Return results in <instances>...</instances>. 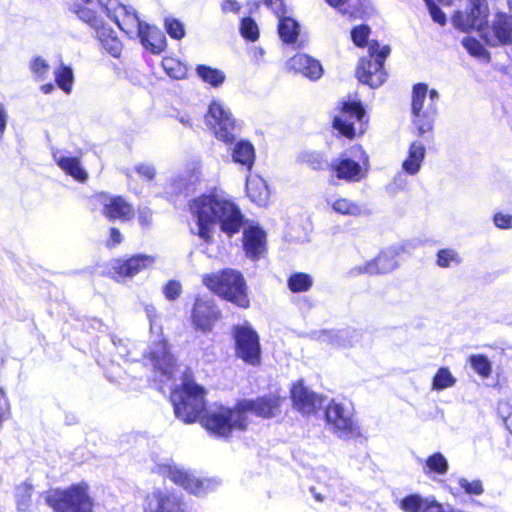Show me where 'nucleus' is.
<instances>
[{
	"label": "nucleus",
	"instance_id": "nucleus-42",
	"mask_svg": "<svg viewBox=\"0 0 512 512\" xmlns=\"http://www.w3.org/2000/svg\"><path fill=\"white\" fill-rule=\"evenodd\" d=\"M54 76L58 87L61 88L66 94H69L72 91V84L74 81L72 68L61 64L54 71Z\"/></svg>",
	"mask_w": 512,
	"mask_h": 512
},
{
	"label": "nucleus",
	"instance_id": "nucleus-31",
	"mask_svg": "<svg viewBox=\"0 0 512 512\" xmlns=\"http://www.w3.org/2000/svg\"><path fill=\"white\" fill-rule=\"evenodd\" d=\"M326 2L351 18H362L368 8L367 0H326Z\"/></svg>",
	"mask_w": 512,
	"mask_h": 512
},
{
	"label": "nucleus",
	"instance_id": "nucleus-29",
	"mask_svg": "<svg viewBox=\"0 0 512 512\" xmlns=\"http://www.w3.org/2000/svg\"><path fill=\"white\" fill-rule=\"evenodd\" d=\"M138 37L141 44L152 53L158 54L166 47V37L162 31L147 23L140 28Z\"/></svg>",
	"mask_w": 512,
	"mask_h": 512
},
{
	"label": "nucleus",
	"instance_id": "nucleus-9",
	"mask_svg": "<svg viewBox=\"0 0 512 512\" xmlns=\"http://www.w3.org/2000/svg\"><path fill=\"white\" fill-rule=\"evenodd\" d=\"M388 45L380 46L378 41H371L368 46L369 57L359 61L356 75L358 80L371 88H378L386 80L384 62L390 54Z\"/></svg>",
	"mask_w": 512,
	"mask_h": 512
},
{
	"label": "nucleus",
	"instance_id": "nucleus-55",
	"mask_svg": "<svg viewBox=\"0 0 512 512\" xmlns=\"http://www.w3.org/2000/svg\"><path fill=\"white\" fill-rule=\"evenodd\" d=\"M498 413L502 418L505 427L512 434V406L508 402H500L498 404Z\"/></svg>",
	"mask_w": 512,
	"mask_h": 512
},
{
	"label": "nucleus",
	"instance_id": "nucleus-28",
	"mask_svg": "<svg viewBox=\"0 0 512 512\" xmlns=\"http://www.w3.org/2000/svg\"><path fill=\"white\" fill-rule=\"evenodd\" d=\"M289 64L296 72L312 81L320 79L324 72L320 61L307 54H296L290 59Z\"/></svg>",
	"mask_w": 512,
	"mask_h": 512
},
{
	"label": "nucleus",
	"instance_id": "nucleus-60",
	"mask_svg": "<svg viewBox=\"0 0 512 512\" xmlns=\"http://www.w3.org/2000/svg\"><path fill=\"white\" fill-rule=\"evenodd\" d=\"M445 506L434 499L425 498L422 512H444Z\"/></svg>",
	"mask_w": 512,
	"mask_h": 512
},
{
	"label": "nucleus",
	"instance_id": "nucleus-21",
	"mask_svg": "<svg viewBox=\"0 0 512 512\" xmlns=\"http://www.w3.org/2000/svg\"><path fill=\"white\" fill-rule=\"evenodd\" d=\"M487 44L497 46L512 43V20L505 13H497L492 26L481 36Z\"/></svg>",
	"mask_w": 512,
	"mask_h": 512
},
{
	"label": "nucleus",
	"instance_id": "nucleus-41",
	"mask_svg": "<svg viewBox=\"0 0 512 512\" xmlns=\"http://www.w3.org/2000/svg\"><path fill=\"white\" fill-rule=\"evenodd\" d=\"M73 10L81 21L88 24L96 31L103 26L101 18L98 17L92 9L86 7L85 5L74 4Z\"/></svg>",
	"mask_w": 512,
	"mask_h": 512
},
{
	"label": "nucleus",
	"instance_id": "nucleus-22",
	"mask_svg": "<svg viewBox=\"0 0 512 512\" xmlns=\"http://www.w3.org/2000/svg\"><path fill=\"white\" fill-rule=\"evenodd\" d=\"M155 258L150 255L138 254L130 258H119L111 263L112 270L122 278H132L142 270L152 266Z\"/></svg>",
	"mask_w": 512,
	"mask_h": 512
},
{
	"label": "nucleus",
	"instance_id": "nucleus-47",
	"mask_svg": "<svg viewBox=\"0 0 512 512\" xmlns=\"http://www.w3.org/2000/svg\"><path fill=\"white\" fill-rule=\"evenodd\" d=\"M460 262L461 257L454 249H441L437 253V264L442 268L458 265Z\"/></svg>",
	"mask_w": 512,
	"mask_h": 512
},
{
	"label": "nucleus",
	"instance_id": "nucleus-39",
	"mask_svg": "<svg viewBox=\"0 0 512 512\" xmlns=\"http://www.w3.org/2000/svg\"><path fill=\"white\" fill-rule=\"evenodd\" d=\"M456 381L448 367H440L432 379L431 388L434 391H442L453 387Z\"/></svg>",
	"mask_w": 512,
	"mask_h": 512
},
{
	"label": "nucleus",
	"instance_id": "nucleus-37",
	"mask_svg": "<svg viewBox=\"0 0 512 512\" xmlns=\"http://www.w3.org/2000/svg\"><path fill=\"white\" fill-rule=\"evenodd\" d=\"M33 485L27 481L19 484L15 490V500L19 512H27L32 503Z\"/></svg>",
	"mask_w": 512,
	"mask_h": 512
},
{
	"label": "nucleus",
	"instance_id": "nucleus-30",
	"mask_svg": "<svg viewBox=\"0 0 512 512\" xmlns=\"http://www.w3.org/2000/svg\"><path fill=\"white\" fill-rule=\"evenodd\" d=\"M425 155V146L419 141H413L408 148L407 157L402 162V170L410 176H415L422 167Z\"/></svg>",
	"mask_w": 512,
	"mask_h": 512
},
{
	"label": "nucleus",
	"instance_id": "nucleus-62",
	"mask_svg": "<svg viewBox=\"0 0 512 512\" xmlns=\"http://www.w3.org/2000/svg\"><path fill=\"white\" fill-rule=\"evenodd\" d=\"M9 412V403L5 393L0 389V426L4 421L5 414Z\"/></svg>",
	"mask_w": 512,
	"mask_h": 512
},
{
	"label": "nucleus",
	"instance_id": "nucleus-40",
	"mask_svg": "<svg viewBox=\"0 0 512 512\" xmlns=\"http://www.w3.org/2000/svg\"><path fill=\"white\" fill-rule=\"evenodd\" d=\"M288 288L294 292H306L313 285V278L304 272H296L290 275L287 281Z\"/></svg>",
	"mask_w": 512,
	"mask_h": 512
},
{
	"label": "nucleus",
	"instance_id": "nucleus-3",
	"mask_svg": "<svg viewBox=\"0 0 512 512\" xmlns=\"http://www.w3.org/2000/svg\"><path fill=\"white\" fill-rule=\"evenodd\" d=\"M205 120L219 140L231 145L232 161L246 171H251L256 158L254 145L245 139L236 141V136L241 130V123L233 117L230 110L226 109L220 101L213 100L209 105Z\"/></svg>",
	"mask_w": 512,
	"mask_h": 512
},
{
	"label": "nucleus",
	"instance_id": "nucleus-1",
	"mask_svg": "<svg viewBox=\"0 0 512 512\" xmlns=\"http://www.w3.org/2000/svg\"><path fill=\"white\" fill-rule=\"evenodd\" d=\"M189 209L196 222L192 232L206 243L213 241L216 224L228 237L237 234L244 224L239 207L222 190L214 189L192 199Z\"/></svg>",
	"mask_w": 512,
	"mask_h": 512
},
{
	"label": "nucleus",
	"instance_id": "nucleus-57",
	"mask_svg": "<svg viewBox=\"0 0 512 512\" xmlns=\"http://www.w3.org/2000/svg\"><path fill=\"white\" fill-rule=\"evenodd\" d=\"M493 223L499 229H512V214L498 212L493 216Z\"/></svg>",
	"mask_w": 512,
	"mask_h": 512
},
{
	"label": "nucleus",
	"instance_id": "nucleus-7",
	"mask_svg": "<svg viewBox=\"0 0 512 512\" xmlns=\"http://www.w3.org/2000/svg\"><path fill=\"white\" fill-rule=\"evenodd\" d=\"M42 496L54 512H92L93 502L86 485L75 484L66 489L50 490Z\"/></svg>",
	"mask_w": 512,
	"mask_h": 512
},
{
	"label": "nucleus",
	"instance_id": "nucleus-24",
	"mask_svg": "<svg viewBox=\"0 0 512 512\" xmlns=\"http://www.w3.org/2000/svg\"><path fill=\"white\" fill-rule=\"evenodd\" d=\"M313 336L321 344L330 346L331 348L350 347L360 339L359 331L352 328L331 331L324 330L313 333Z\"/></svg>",
	"mask_w": 512,
	"mask_h": 512
},
{
	"label": "nucleus",
	"instance_id": "nucleus-33",
	"mask_svg": "<svg viewBox=\"0 0 512 512\" xmlns=\"http://www.w3.org/2000/svg\"><path fill=\"white\" fill-rule=\"evenodd\" d=\"M327 203L331 206L332 210L338 214L358 217L364 214V207L348 198H328Z\"/></svg>",
	"mask_w": 512,
	"mask_h": 512
},
{
	"label": "nucleus",
	"instance_id": "nucleus-44",
	"mask_svg": "<svg viewBox=\"0 0 512 512\" xmlns=\"http://www.w3.org/2000/svg\"><path fill=\"white\" fill-rule=\"evenodd\" d=\"M162 67L164 71L171 78L182 79L186 75V68L178 60L167 57L162 60Z\"/></svg>",
	"mask_w": 512,
	"mask_h": 512
},
{
	"label": "nucleus",
	"instance_id": "nucleus-49",
	"mask_svg": "<svg viewBox=\"0 0 512 512\" xmlns=\"http://www.w3.org/2000/svg\"><path fill=\"white\" fill-rule=\"evenodd\" d=\"M241 35L250 41H255L259 37V29L256 22L250 18H243L240 26Z\"/></svg>",
	"mask_w": 512,
	"mask_h": 512
},
{
	"label": "nucleus",
	"instance_id": "nucleus-16",
	"mask_svg": "<svg viewBox=\"0 0 512 512\" xmlns=\"http://www.w3.org/2000/svg\"><path fill=\"white\" fill-rule=\"evenodd\" d=\"M144 512H186V505L177 493L155 489L145 497Z\"/></svg>",
	"mask_w": 512,
	"mask_h": 512
},
{
	"label": "nucleus",
	"instance_id": "nucleus-12",
	"mask_svg": "<svg viewBox=\"0 0 512 512\" xmlns=\"http://www.w3.org/2000/svg\"><path fill=\"white\" fill-rule=\"evenodd\" d=\"M97 1L107 16L113 20L123 32L130 37L135 35L138 37L140 28L145 26L146 23L139 19L133 7L123 5L119 0Z\"/></svg>",
	"mask_w": 512,
	"mask_h": 512
},
{
	"label": "nucleus",
	"instance_id": "nucleus-35",
	"mask_svg": "<svg viewBox=\"0 0 512 512\" xmlns=\"http://www.w3.org/2000/svg\"><path fill=\"white\" fill-rule=\"evenodd\" d=\"M196 74L203 82L212 87L221 86L226 79V75L222 70L204 64L197 65Z\"/></svg>",
	"mask_w": 512,
	"mask_h": 512
},
{
	"label": "nucleus",
	"instance_id": "nucleus-27",
	"mask_svg": "<svg viewBox=\"0 0 512 512\" xmlns=\"http://www.w3.org/2000/svg\"><path fill=\"white\" fill-rule=\"evenodd\" d=\"M294 407L303 414H311L323 404V398L298 382L291 389Z\"/></svg>",
	"mask_w": 512,
	"mask_h": 512
},
{
	"label": "nucleus",
	"instance_id": "nucleus-52",
	"mask_svg": "<svg viewBox=\"0 0 512 512\" xmlns=\"http://www.w3.org/2000/svg\"><path fill=\"white\" fill-rule=\"evenodd\" d=\"M165 28L166 32L174 39H181L184 37V27L183 24L177 19L167 18L165 20Z\"/></svg>",
	"mask_w": 512,
	"mask_h": 512
},
{
	"label": "nucleus",
	"instance_id": "nucleus-43",
	"mask_svg": "<svg viewBox=\"0 0 512 512\" xmlns=\"http://www.w3.org/2000/svg\"><path fill=\"white\" fill-rule=\"evenodd\" d=\"M471 367L483 378L491 374V362L485 355H471L468 359Z\"/></svg>",
	"mask_w": 512,
	"mask_h": 512
},
{
	"label": "nucleus",
	"instance_id": "nucleus-45",
	"mask_svg": "<svg viewBox=\"0 0 512 512\" xmlns=\"http://www.w3.org/2000/svg\"><path fill=\"white\" fill-rule=\"evenodd\" d=\"M462 45L469 52L471 56L477 58H486L489 59V53L483 47L480 41L470 36H466L462 39Z\"/></svg>",
	"mask_w": 512,
	"mask_h": 512
},
{
	"label": "nucleus",
	"instance_id": "nucleus-5",
	"mask_svg": "<svg viewBox=\"0 0 512 512\" xmlns=\"http://www.w3.org/2000/svg\"><path fill=\"white\" fill-rule=\"evenodd\" d=\"M170 400L175 416L185 423L195 422L205 409V391L203 387L189 379L183 378L181 388L172 390Z\"/></svg>",
	"mask_w": 512,
	"mask_h": 512
},
{
	"label": "nucleus",
	"instance_id": "nucleus-23",
	"mask_svg": "<svg viewBox=\"0 0 512 512\" xmlns=\"http://www.w3.org/2000/svg\"><path fill=\"white\" fill-rule=\"evenodd\" d=\"M330 167L338 179L345 180L349 183L359 182L366 175L360 162L352 159L348 153H343L337 159H334Z\"/></svg>",
	"mask_w": 512,
	"mask_h": 512
},
{
	"label": "nucleus",
	"instance_id": "nucleus-32",
	"mask_svg": "<svg viewBox=\"0 0 512 512\" xmlns=\"http://www.w3.org/2000/svg\"><path fill=\"white\" fill-rule=\"evenodd\" d=\"M96 35L105 51L112 57L117 58L120 56L122 43L111 28L103 25L96 31Z\"/></svg>",
	"mask_w": 512,
	"mask_h": 512
},
{
	"label": "nucleus",
	"instance_id": "nucleus-10",
	"mask_svg": "<svg viewBox=\"0 0 512 512\" xmlns=\"http://www.w3.org/2000/svg\"><path fill=\"white\" fill-rule=\"evenodd\" d=\"M328 428L341 439H352L360 435V429L354 419L353 409L335 400L330 401L325 410Z\"/></svg>",
	"mask_w": 512,
	"mask_h": 512
},
{
	"label": "nucleus",
	"instance_id": "nucleus-53",
	"mask_svg": "<svg viewBox=\"0 0 512 512\" xmlns=\"http://www.w3.org/2000/svg\"><path fill=\"white\" fill-rule=\"evenodd\" d=\"M182 293V285L177 280L168 281L163 287V294L169 301L176 300Z\"/></svg>",
	"mask_w": 512,
	"mask_h": 512
},
{
	"label": "nucleus",
	"instance_id": "nucleus-50",
	"mask_svg": "<svg viewBox=\"0 0 512 512\" xmlns=\"http://www.w3.org/2000/svg\"><path fill=\"white\" fill-rule=\"evenodd\" d=\"M370 27L368 25L355 26L351 30V39L358 47H365L370 35Z\"/></svg>",
	"mask_w": 512,
	"mask_h": 512
},
{
	"label": "nucleus",
	"instance_id": "nucleus-6",
	"mask_svg": "<svg viewBox=\"0 0 512 512\" xmlns=\"http://www.w3.org/2000/svg\"><path fill=\"white\" fill-rule=\"evenodd\" d=\"M439 93L435 89L428 90L425 83H417L412 89V123L417 129L418 135L424 137L433 130L434 122L438 114L437 103Z\"/></svg>",
	"mask_w": 512,
	"mask_h": 512
},
{
	"label": "nucleus",
	"instance_id": "nucleus-54",
	"mask_svg": "<svg viewBox=\"0 0 512 512\" xmlns=\"http://www.w3.org/2000/svg\"><path fill=\"white\" fill-rule=\"evenodd\" d=\"M429 10V14L434 22L443 26L447 22V18L445 13L440 9V7L434 3L433 0H423Z\"/></svg>",
	"mask_w": 512,
	"mask_h": 512
},
{
	"label": "nucleus",
	"instance_id": "nucleus-17",
	"mask_svg": "<svg viewBox=\"0 0 512 512\" xmlns=\"http://www.w3.org/2000/svg\"><path fill=\"white\" fill-rule=\"evenodd\" d=\"M93 202L100 208L101 213L111 221L116 219L126 221L133 216L132 206L121 196L99 193L94 196Z\"/></svg>",
	"mask_w": 512,
	"mask_h": 512
},
{
	"label": "nucleus",
	"instance_id": "nucleus-61",
	"mask_svg": "<svg viewBox=\"0 0 512 512\" xmlns=\"http://www.w3.org/2000/svg\"><path fill=\"white\" fill-rule=\"evenodd\" d=\"M240 9L241 5L237 2V0H224L222 3V11L224 13H238Z\"/></svg>",
	"mask_w": 512,
	"mask_h": 512
},
{
	"label": "nucleus",
	"instance_id": "nucleus-58",
	"mask_svg": "<svg viewBox=\"0 0 512 512\" xmlns=\"http://www.w3.org/2000/svg\"><path fill=\"white\" fill-rule=\"evenodd\" d=\"M137 173L141 175L142 177L146 178L147 180L154 179L156 175V170L153 165L151 164H139L135 167Z\"/></svg>",
	"mask_w": 512,
	"mask_h": 512
},
{
	"label": "nucleus",
	"instance_id": "nucleus-26",
	"mask_svg": "<svg viewBox=\"0 0 512 512\" xmlns=\"http://www.w3.org/2000/svg\"><path fill=\"white\" fill-rule=\"evenodd\" d=\"M243 249L247 258L259 260L266 252V233L259 226H249L243 231Z\"/></svg>",
	"mask_w": 512,
	"mask_h": 512
},
{
	"label": "nucleus",
	"instance_id": "nucleus-36",
	"mask_svg": "<svg viewBox=\"0 0 512 512\" xmlns=\"http://www.w3.org/2000/svg\"><path fill=\"white\" fill-rule=\"evenodd\" d=\"M449 463L447 458L440 452H435L425 460L423 472L426 475H445L448 472Z\"/></svg>",
	"mask_w": 512,
	"mask_h": 512
},
{
	"label": "nucleus",
	"instance_id": "nucleus-64",
	"mask_svg": "<svg viewBox=\"0 0 512 512\" xmlns=\"http://www.w3.org/2000/svg\"><path fill=\"white\" fill-rule=\"evenodd\" d=\"M8 120V113L3 103L0 102V136L3 135L6 129Z\"/></svg>",
	"mask_w": 512,
	"mask_h": 512
},
{
	"label": "nucleus",
	"instance_id": "nucleus-19",
	"mask_svg": "<svg viewBox=\"0 0 512 512\" xmlns=\"http://www.w3.org/2000/svg\"><path fill=\"white\" fill-rule=\"evenodd\" d=\"M397 255L398 252L395 248H388L379 253V255L373 260L366 262L363 265H359L351 269V275H360V274H384L393 271L397 265Z\"/></svg>",
	"mask_w": 512,
	"mask_h": 512
},
{
	"label": "nucleus",
	"instance_id": "nucleus-14",
	"mask_svg": "<svg viewBox=\"0 0 512 512\" xmlns=\"http://www.w3.org/2000/svg\"><path fill=\"white\" fill-rule=\"evenodd\" d=\"M489 7L487 0H470L468 12L457 11L452 17L453 25L462 30H477L480 35L488 31Z\"/></svg>",
	"mask_w": 512,
	"mask_h": 512
},
{
	"label": "nucleus",
	"instance_id": "nucleus-38",
	"mask_svg": "<svg viewBox=\"0 0 512 512\" xmlns=\"http://www.w3.org/2000/svg\"><path fill=\"white\" fill-rule=\"evenodd\" d=\"M278 32L285 43H293L299 34V24L292 18L283 17L279 19Z\"/></svg>",
	"mask_w": 512,
	"mask_h": 512
},
{
	"label": "nucleus",
	"instance_id": "nucleus-59",
	"mask_svg": "<svg viewBox=\"0 0 512 512\" xmlns=\"http://www.w3.org/2000/svg\"><path fill=\"white\" fill-rule=\"evenodd\" d=\"M31 69L35 74L42 76L47 72L48 64L44 59L36 57L31 63Z\"/></svg>",
	"mask_w": 512,
	"mask_h": 512
},
{
	"label": "nucleus",
	"instance_id": "nucleus-2",
	"mask_svg": "<svg viewBox=\"0 0 512 512\" xmlns=\"http://www.w3.org/2000/svg\"><path fill=\"white\" fill-rule=\"evenodd\" d=\"M281 397L268 394L256 399H243L236 406L223 405L207 410L202 417V425L218 437H228L234 430L243 431L247 428V412L258 417L273 418L280 413Z\"/></svg>",
	"mask_w": 512,
	"mask_h": 512
},
{
	"label": "nucleus",
	"instance_id": "nucleus-56",
	"mask_svg": "<svg viewBox=\"0 0 512 512\" xmlns=\"http://www.w3.org/2000/svg\"><path fill=\"white\" fill-rule=\"evenodd\" d=\"M145 312H146L147 318L150 322L151 333H155V334H157L158 337H160L161 336V326L158 324L155 307L152 305H147L145 307Z\"/></svg>",
	"mask_w": 512,
	"mask_h": 512
},
{
	"label": "nucleus",
	"instance_id": "nucleus-46",
	"mask_svg": "<svg viewBox=\"0 0 512 512\" xmlns=\"http://www.w3.org/2000/svg\"><path fill=\"white\" fill-rule=\"evenodd\" d=\"M425 498L418 494H410L400 500L399 507L404 512H422Z\"/></svg>",
	"mask_w": 512,
	"mask_h": 512
},
{
	"label": "nucleus",
	"instance_id": "nucleus-51",
	"mask_svg": "<svg viewBox=\"0 0 512 512\" xmlns=\"http://www.w3.org/2000/svg\"><path fill=\"white\" fill-rule=\"evenodd\" d=\"M458 484L469 495H481L484 492L480 480L468 481L466 478H459Z\"/></svg>",
	"mask_w": 512,
	"mask_h": 512
},
{
	"label": "nucleus",
	"instance_id": "nucleus-13",
	"mask_svg": "<svg viewBox=\"0 0 512 512\" xmlns=\"http://www.w3.org/2000/svg\"><path fill=\"white\" fill-rule=\"evenodd\" d=\"M236 356L245 363L256 366L260 363L261 347L257 332L249 325L233 327Z\"/></svg>",
	"mask_w": 512,
	"mask_h": 512
},
{
	"label": "nucleus",
	"instance_id": "nucleus-20",
	"mask_svg": "<svg viewBox=\"0 0 512 512\" xmlns=\"http://www.w3.org/2000/svg\"><path fill=\"white\" fill-rule=\"evenodd\" d=\"M217 317L218 310L212 300L196 298L191 315L192 324L196 330L203 333L211 331Z\"/></svg>",
	"mask_w": 512,
	"mask_h": 512
},
{
	"label": "nucleus",
	"instance_id": "nucleus-18",
	"mask_svg": "<svg viewBox=\"0 0 512 512\" xmlns=\"http://www.w3.org/2000/svg\"><path fill=\"white\" fill-rule=\"evenodd\" d=\"M145 357L150 361L155 372L162 377L161 382L169 380L173 373L174 357L168 349L167 342L164 339L154 341L149 347L148 355Z\"/></svg>",
	"mask_w": 512,
	"mask_h": 512
},
{
	"label": "nucleus",
	"instance_id": "nucleus-4",
	"mask_svg": "<svg viewBox=\"0 0 512 512\" xmlns=\"http://www.w3.org/2000/svg\"><path fill=\"white\" fill-rule=\"evenodd\" d=\"M205 286L223 299L241 308L249 307L247 286L243 275L234 269H223L203 278Z\"/></svg>",
	"mask_w": 512,
	"mask_h": 512
},
{
	"label": "nucleus",
	"instance_id": "nucleus-25",
	"mask_svg": "<svg viewBox=\"0 0 512 512\" xmlns=\"http://www.w3.org/2000/svg\"><path fill=\"white\" fill-rule=\"evenodd\" d=\"M51 154L58 167L67 175L81 183L88 179V173L82 167L78 157L71 156L70 152L65 149L55 147L51 148Z\"/></svg>",
	"mask_w": 512,
	"mask_h": 512
},
{
	"label": "nucleus",
	"instance_id": "nucleus-8",
	"mask_svg": "<svg viewBox=\"0 0 512 512\" xmlns=\"http://www.w3.org/2000/svg\"><path fill=\"white\" fill-rule=\"evenodd\" d=\"M313 481L309 491L316 502L323 503L330 500L346 504L349 488L335 471L319 466L313 470Z\"/></svg>",
	"mask_w": 512,
	"mask_h": 512
},
{
	"label": "nucleus",
	"instance_id": "nucleus-48",
	"mask_svg": "<svg viewBox=\"0 0 512 512\" xmlns=\"http://www.w3.org/2000/svg\"><path fill=\"white\" fill-rule=\"evenodd\" d=\"M408 174L403 170L397 172L393 180L387 185L386 190L390 195H396L400 191L407 189L409 185Z\"/></svg>",
	"mask_w": 512,
	"mask_h": 512
},
{
	"label": "nucleus",
	"instance_id": "nucleus-11",
	"mask_svg": "<svg viewBox=\"0 0 512 512\" xmlns=\"http://www.w3.org/2000/svg\"><path fill=\"white\" fill-rule=\"evenodd\" d=\"M365 110L360 101H344L334 116L333 127L341 135L353 138L357 132H364Z\"/></svg>",
	"mask_w": 512,
	"mask_h": 512
},
{
	"label": "nucleus",
	"instance_id": "nucleus-34",
	"mask_svg": "<svg viewBox=\"0 0 512 512\" xmlns=\"http://www.w3.org/2000/svg\"><path fill=\"white\" fill-rule=\"evenodd\" d=\"M246 191L248 197L257 205L263 206L269 198V190L263 179L247 180Z\"/></svg>",
	"mask_w": 512,
	"mask_h": 512
},
{
	"label": "nucleus",
	"instance_id": "nucleus-15",
	"mask_svg": "<svg viewBox=\"0 0 512 512\" xmlns=\"http://www.w3.org/2000/svg\"><path fill=\"white\" fill-rule=\"evenodd\" d=\"M162 473L175 484L196 496H203L213 488L211 479H200L189 471L175 465L163 467Z\"/></svg>",
	"mask_w": 512,
	"mask_h": 512
},
{
	"label": "nucleus",
	"instance_id": "nucleus-63",
	"mask_svg": "<svg viewBox=\"0 0 512 512\" xmlns=\"http://www.w3.org/2000/svg\"><path fill=\"white\" fill-rule=\"evenodd\" d=\"M122 241V235L120 231L117 228H111L110 229V236L109 240L107 241V246L114 247L118 244H120Z\"/></svg>",
	"mask_w": 512,
	"mask_h": 512
}]
</instances>
